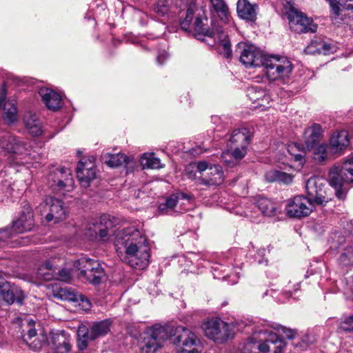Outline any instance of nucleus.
<instances>
[{
  "mask_svg": "<svg viewBox=\"0 0 353 353\" xmlns=\"http://www.w3.org/2000/svg\"><path fill=\"white\" fill-rule=\"evenodd\" d=\"M49 182L50 186L57 191L70 192L74 186L70 170L64 168L52 171L49 176Z\"/></svg>",
  "mask_w": 353,
  "mask_h": 353,
  "instance_id": "obj_16",
  "label": "nucleus"
},
{
  "mask_svg": "<svg viewBox=\"0 0 353 353\" xmlns=\"http://www.w3.org/2000/svg\"><path fill=\"white\" fill-rule=\"evenodd\" d=\"M224 180L221 166L217 164L210 165L207 176L203 175L196 179V183L205 186L220 185Z\"/></svg>",
  "mask_w": 353,
  "mask_h": 353,
  "instance_id": "obj_22",
  "label": "nucleus"
},
{
  "mask_svg": "<svg viewBox=\"0 0 353 353\" xmlns=\"http://www.w3.org/2000/svg\"><path fill=\"white\" fill-rule=\"evenodd\" d=\"M117 252L123 248L125 261L134 268L145 269L149 265L150 249L145 236L132 228L118 231L114 239Z\"/></svg>",
  "mask_w": 353,
  "mask_h": 353,
  "instance_id": "obj_1",
  "label": "nucleus"
},
{
  "mask_svg": "<svg viewBox=\"0 0 353 353\" xmlns=\"http://www.w3.org/2000/svg\"><path fill=\"white\" fill-rule=\"evenodd\" d=\"M55 276L54 280L61 281L69 282L71 279L70 272L65 268L58 269V266H57V270H55Z\"/></svg>",
  "mask_w": 353,
  "mask_h": 353,
  "instance_id": "obj_49",
  "label": "nucleus"
},
{
  "mask_svg": "<svg viewBox=\"0 0 353 353\" xmlns=\"http://www.w3.org/2000/svg\"><path fill=\"white\" fill-rule=\"evenodd\" d=\"M128 157L124 154L117 153L109 155V159L105 160V163L111 168H117L127 163Z\"/></svg>",
  "mask_w": 353,
  "mask_h": 353,
  "instance_id": "obj_43",
  "label": "nucleus"
},
{
  "mask_svg": "<svg viewBox=\"0 0 353 353\" xmlns=\"http://www.w3.org/2000/svg\"><path fill=\"white\" fill-rule=\"evenodd\" d=\"M14 232L12 230V227L0 230V246L8 243L9 240L13 237Z\"/></svg>",
  "mask_w": 353,
  "mask_h": 353,
  "instance_id": "obj_48",
  "label": "nucleus"
},
{
  "mask_svg": "<svg viewBox=\"0 0 353 353\" xmlns=\"http://www.w3.org/2000/svg\"><path fill=\"white\" fill-rule=\"evenodd\" d=\"M57 296L63 300L77 303L85 310H89L90 303L89 300L83 294L72 290L71 289L64 288H60L57 292Z\"/></svg>",
  "mask_w": 353,
  "mask_h": 353,
  "instance_id": "obj_27",
  "label": "nucleus"
},
{
  "mask_svg": "<svg viewBox=\"0 0 353 353\" xmlns=\"http://www.w3.org/2000/svg\"><path fill=\"white\" fill-rule=\"evenodd\" d=\"M192 26L194 30L198 34L214 38V41L219 43L220 51L225 57L229 58L230 57L232 53L230 41L223 28L219 26H213L212 29L210 30L203 24L202 19L198 17H196Z\"/></svg>",
  "mask_w": 353,
  "mask_h": 353,
  "instance_id": "obj_6",
  "label": "nucleus"
},
{
  "mask_svg": "<svg viewBox=\"0 0 353 353\" xmlns=\"http://www.w3.org/2000/svg\"><path fill=\"white\" fill-rule=\"evenodd\" d=\"M168 57V54L165 51L159 52L157 58L158 63L160 65L163 64V62L167 59Z\"/></svg>",
  "mask_w": 353,
  "mask_h": 353,
  "instance_id": "obj_57",
  "label": "nucleus"
},
{
  "mask_svg": "<svg viewBox=\"0 0 353 353\" xmlns=\"http://www.w3.org/2000/svg\"><path fill=\"white\" fill-rule=\"evenodd\" d=\"M314 203L310 199L303 196H296L286 205L287 214L292 218H301L308 216L313 210Z\"/></svg>",
  "mask_w": 353,
  "mask_h": 353,
  "instance_id": "obj_15",
  "label": "nucleus"
},
{
  "mask_svg": "<svg viewBox=\"0 0 353 353\" xmlns=\"http://www.w3.org/2000/svg\"><path fill=\"white\" fill-rule=\"evenodd\" d=\"M93 157L83 158L78 163L77 176L81 185L88 187L90 182L96 177L95 165Z\"/></svg>",
  "mask_w": 353,
  "mask_h": 353,
  "instance_id": "obj_18",
  "label": "nucleus"
},
{
  "mask_svg": "<svg viewBox=\"0 0 353 353\" xmlns=\"http://www.w3.org/2000/svg\"><path fill=\"white\" fill-rule=\"evenodd\" d=\"M341 328L344 330L353 331V314L343 319L341 323Z\"/></svg>",
  "mask_w": 353,
  "mask_h": 353,
  "instance_id": "obj_53",
  "label": "nucleus"
},
{
  "mask_svg": "<svg viewBox=\"0 0 353 353\" xmlns=\"http://www.w3.org/2000/svg\"><path fill=\"white\" fill-rule=\"evenodd\" d=\"M265 252V250H260V252L263 253Z\"/></svg>",
  "mask_w": 353,
  "mask_h": 353,
  "instance_id": "obj_64",
  "label": "nucleus"
},
{
  "mask_svg": "<svg viewBox=\"0 0 353 353\" xmlns=\"http://www.w3.org/2000/svg\"><path fill=\"white\" fill-rule=\"evenodd\" d=\"M230 147L232 145L248 146L250 143V135L248 129L234 130L230 138Z\"/></svg>",
  "mask_w": 353,
  "mask_h": 353,
  "instance_id": "obj_37",
  "label": "nucleus"
},
{
  "mask_svg": "<svg viewBox=\"0 0 353 353\" xmlns=\"http://www.w3.org/2000/svg\"><path fill=\"white\" fill-rule=\"evenodd\" d=\"M74 268L79 270V277L90 283L98 285L104 275V270L99 261L87 257H81L74 262Z\"/></svg>",
  "mask_w": 353,
  "mask_h": 353,
  "instance_id": "obj_9",
  "label": "nucleus"
},
{
  "mask_svg": "<svg viewBox=\"0 0 353 353\" xmlns=\"http://www.w3.org/2000/svg\"><path fill=\"white\" fill-rule=\"evenodd\" d=\"M292 292L290 289H286L283 292V294L286 299L289 298L292 295Z\"/></svg>",
  "mask_w": 353,
  "mask_h": 353,
  "instance_id": "obj_62",
  "label": "nucleus"
},
{
  "mask_svg": "<svg viewBox=\"0 0 353 353\" xmlns=\"http://www.w3.org/2000/svg\"><path fill=\"white\" fill-rule=\"evenodd\" d=\"M99 221H95L94 223H90L88 224L85 229V234L88 236L90 238H97V232H94L93 228L94 225H97Z\"/></svg>",
  "mask_w": 353,
  "mask_h": 353,
  "instance_id": "obj_54",
  "label": "nucleus"
},
{
  "mask_svg": "<svg viewBox=\"0 0 353 353\" xmlns=\"http://www.w3.org/2000/svg\"><path fill=\"white\" fill-rule=\"evenodd\" d=\"M237 51L240 54V61L247 68L261 67L267 55L254 45L239 43Z\"/></svg>",
  "mask_w": 353,
  "mask_h": 353,
  "instance_id": "obj_13",
  "label": "nucleus"
},
{
  "mask_svg": "<svg viewBox=\"0 0 353 353\" xmlns=\"http://www.w3.org/2000/svg\"><path fill=\"white\" fill-rule=\"evenodd\" d=\"M338 239L337 242L341 245L345 241V238L341 236L339 233L336 232L334 234V239Z\"/></svg>",
  "mask_w": 353,
  "mask_h": 353,
  "instance_id": "obj_60",
  "label": "nucleus"
},
{
  "mask_svg": "<svg viewBox=\"0 0 353 353\" xmlns=\"http://www.w3.org/2000/svg\"><path fill=\"white\" fill-rule=\"evenodd\" d=\"M287 150L293 157L294 161L298 162L299 165L302 167L305 162V154L306 151H308L305 144L301 145L296 142H292L288 145Z\"/></svg>",
  "mask_w": 353,
  "mask_h": 353,
  "instance_id": "obj_35",
  "label": "nucleus"
},
{
  "mask_svg": "<svg viewBox=\"0 0 353 353\" xmlns=\"http://www.w3.org/2000/svg\"><path fill=\"white\" fill-rule=\"evenodd\" d=\"M270 81H279L285 83L289 79L293 65L290 60L283 57L268 56L261 65Z\"/></svg>",
  "mask_w": 353,
  "mask_h": 353,
  "instance_id": "obj_3",
  "label": "nucleus"
},
{
  "mask_svg": "<svg viewBox=\"0 0 353 353\" xmlns=\"http://www.w3.org/2000/svg\"><path fill=\"white\" fill-rule=\"evenodd\" d=\"M204 334L216 343L223 344L234 337L232 326L220 319H211L202 324Z\"/></svg>",
  "mask_w": 353,
  "mask_h": 353,
  "instance_id": "obj_5",
  "label": "nucleus"
},
{
  "mask_svg": "<svg viewBox=\"0 0 353 353\" xmlns=\"http://www.w3.org/2000/svg\"><path fill=\"white\" fill-rule=\"evenodd\" d=\"M167 338V332L161 325H154L147 328L140 343L141 353H155Z\"/></svg>",
  "mask_w": 353,
  "mask_h": 353,
  "instance_id": "obj_10",
  "label": "nucleus"
},
{
  "mask_svg": "<svg viewBox=\"0 0 353 353\" xmlns=\"http://www.w3.org/2000/svg\"><path fill=\"white\" fill-rule=\"evenodd\" d=\"M176 6L182 8L183 6H188L185 17L181 20L180 25L181 28L185 31L190 30L191 23L194 18V13L196 10V5L194 3V0H176Z\"/></svg>",
  "mask_w": 353,
  "mask_h": 353,
  "instance_id": "obj_29",
  "label": "nucleus"
},
{
  "mask_svg": "<svg viewBox=\"0 0 353 353\" xmlns=\"http://www.w3.org/2000/svg\"><path fill=\"white\" fill-rule=\"evenodd\" d=\"M175 196H177V200L179 199H190V196L186 194L183 192H180L174 194Z\"/></svg>",
  "mask_w": 353,
  "mask_h": 353,
  "instance_id": "obj_59",
  "label": "nucleus"
},
{
  "mask_svg": "<svg viewBox=\"0 0 353 353\" xmlns=\"http://www.w3.org/2000/svg\"><path fill=\"white\" fill-rule=\"evenodd\" d=\"M37 335L35 329L30 328L28 334L23 336V340L34 350H39L45 345H48V337L46 333L41 332L39 335V340L37 342L35 340L31 341Z\"/></svg>",
  "mask_w": 353,
  "mask_h": 353,
  "instance_id": "obj_34",
  "label": "nucleus"
},
{
  "mask_svg": "<svg viewBox=\"0 0 353 353\" xmlns=\"http://www.w3.org/2000/svg\"><path fill=\"white\" fill-rule=\"evenodd\" d=\"M7 90L5 85L1 88L0 92V109L3 107V120L8 124L14 123L17 119V108L14 100L6 101Z\"/></svg>",
  "mask_w": 353,
  "mask_h": 353,
  "instance_id": "obj_21",
  "label": "nucleus"
},
{
  "mask_svg": "<svg viewBox=\"0 0 353 353\" xmlns=\"http://www.w3.org/2000/svg\"><path fill=\"white\" fill-rule=\"evenodd\" d=\"M248 97L254 105V108H261L265 110L271 101L269 94L261 87H251L248 90Z\"/></svg>",
  "mask_w": 353,
  "mask_h": 353,
  "instance_id": "obj_25",
  "label": "nucleus"
},
{
  "mask_svg": "<svg viewBox=\"0 0 353 353\" xmlns=\"http://www.w3.org/2000/svg\"><path fill=\"white\" fill-rule=\"evenodd\" d=\"M39 94L49 110L56 111L61 107V96L53 90L48 88H41L39 90Z\"/></svg>",
  "mask_w": 353,
  "mask_h": 353,
  "instance_id": "obj_26",
  "label": "nucleus"
},
{
  "mask_svg": "<svg viewBox=\"0 0 353 353\" xmlns=\"http://www.w3.org/2000/svg\"><path fill=\"white\" fill-rule=\"evenodd\" d=\"M212 8V12L224 23L229 21L230 12L229 8L225 0H210Z\"/></svg>",
  "mask_w": 353,
  "mask_h": 353,
  "instance_id": "obj_39",
  "label": "nucleus"
},
{
  "mask_svg": "<svg viewBox=\"0 0 353 353\" xmlns=\"http://www.w3.org/2000/svg\"><path fill=\"white\" fill-rule=\"evenodd\" d=\"M210 165L205 161H201L196 163V169L199 173L203 174L205 171H208Z\"/></svg>",
  "mask_w": 353,
  "mask_h": 353,
  "instance_id": "obj_56",
  "label": "nucleus"
},
{
  "mask_svg": "<svg viewBox=\"0 0 353 353\" xmlns=\"http://www.w3.org/2000/svg\"><path fill=\"white\" fill-rule=\"evenodd\" d=\"M256 207L265 216H273L278 212V205L267 198H260L256 202Z\"/></svg>",
  "mask_w": 353,
  "mask_h": 353,
  "instance_id": "obj_40",
  "label": "nucleus"
},
{
  "mask_svg": "<svg viewBox=\"0 0 353 353\" xmlns=\"http://www.w3.org/2000/svg\"><path fill=\"white\" fill-rule=\"evenodd\" d=\"M50 345L53 353H69L71 349L69 337L63 332L52 333L50 336Z\"/></svg>",
  "mask_w": 353,
  "mask_h": 353,
  "instance_id": "obj_23",
  "label": "nucleus"
},
{
  "mask_svg": "<svg viewBox=\"0 0 353 353\" xmlns=\"http://www.w3.org/2000/svg\"><path fill=\"white\" fill-rule=\"evenodd\" d=\"M323 135V129L320 124L313 123L305 129L303 141L307 150L314 148Z\"/></svg>",
  "mask_w": 353,
  "mask_h": 353,
  "instance_id": "obj_24",
  "label": "nucleus"
},
{
  "mask_svg": "<svg viewBox=\"0 0 353 353\" xmlns=\"http://www.w3.org/2000/svg\"><path fill=\"white\" fill-rule=\"evenodd\" d=\"M349 145L348 133L345 130L333 133L330 138V149L334 152H340Z\"/></svg>",
  "mask_w": 353,
  "mask_h": 353,
  "instance_id": "obj_32",
  "label": "nucleus"
},
{
  "mask_svg": "<svg viewBox=\"0 0 353 353\" xmlns=\"http://www.w3.org/2000/svg\"><path fill=\"white\" fill-rule=\"evenodd\" d=\"M283 337L288 339H292L295 337L296 332L294 330L288 329L285 327H281Z\"/></svg>",
  "mask_w": 353,
  "mask_h": 353,
  "instance_id": "obj_55",
  "label": "nucleus"
},
{
  "mask_svg": "<svg viewBox=\"0 0 353 353\" xmlns=\"http://www.w3.org/2000/svg\"><path fill=\"white\" fill-rule=\"evenodd\" d=\"M33 226V214L28 210L26 213H21L20 217L13 222L11 227L14 234H17L30 231Z\"/></svg>",
  "mask_w": 353,
  "mask_h": 353,
  "instance_id": "obj_28",
  "label": "nucleus"
},
{
  "mask_svg": "<svg viewBox=\"0 0 353 353\" xmlns=\"http://www.w3.org/2000/svg\"><path fill=\"white\" fill-rule=\"evenodd\" d=\"M329 183L335 189V195L343 200L346 190L343 188L345 183H353V156L343 162L342 165H334L329 172Z\"/></svg>",
  "mask_w": 353,
  "mask_h": 353,
  "instance_id": "obj_2",
  "label": "nucleus"
},
{
  "mask_svg": "<svg viewBox=\"0 0 353 353\" xmlns=\"http://www.w3.org/2000/svg\"><path fill=\"white\" fill-rule=\"evenodd\" d=\"M221 161L223 162L227 166L232 168L237 164V161L231 155L230 151H226L222 153L221 156Z\"/></svg>",
  "mask_w": 353,
  "mask_h": 353,
  "instance_id": "obj_50",
  "label": "nucleus"
},
{
  "mask_svg": "<svg viewBox=\"0 0 353 353\" xmlns=\"http://www.w3.org/2000/svg\"><path fill=\"white\" fill-rule=\"evenodd\" d=\"M295 288H294V291L296 290H298L299 289V287H300V285L299 283H296L295 285H294Z\"/></svg>",
  "mask_w": 353,
  "mask_h": 353,
  "instance_id": "obj_63",
  "label": "nucleus"
},
{
  "mask_svg": "<svg viewBox=\"0 0 353 353\" xmlns=\"http://www.w3.org/2000/svg\"><path fill=\"white\" fill-rule=\"evenodd\" d=\"M303 341L307 345L312 344L315 341V338L314 336L306 335L303 337Z\"/></svg>",
  "mask_w": 353,
  "mask_h": 353,
  "instance_id": "obj_58",
  "label": "nucleus"
},
{
  "mask_svg": "<svg viewBox=\"0 0 353 353\" xmlns=\"http://www.w3.org/2000/svg\"><path fill=\"white\" fill-rule=\"evenodd\" d=\"M177 203V196L172 194L167 198L164 203L159 205V210L162 214H166L169 211L172 210L176 207Z\"/></svg>",
  "mask_w": 353,
  "mask_h": 353,
  "instance_id": "obj_47",
  "label": "nucleus"
},
{
  "mask_svg": "<svg viewBox=\"0 0 353 353\" xmlns=\"http://www.w3.org/2000/svg\"><path fill=\"white\" fill-rule=\"evenodd\" d=\"M285 9L292 31L296 33L315 32L316 31L317 26L313 23L312 19L296 9L290 1H287Z\"/></svg>",
  "mask_w": 353,
  "mask_h": 353,
  "instance_id": "obj_8",
  "label": "nucleus"
},
{
  "mask_svg": "<svg viewBox=\"0 0 353 353\" xmlns=\"http://www.w3.org/2000/svg\"><path fill=\"white\" fill-rule=\"evenodd\" d=\"M0 297L8 304L14 302L21 304L24 299V294L22 290L15 285H11L9 282H0Z\"/></svg>",
  "mask_w": 353,
  "mask_h": 353,
  "instance_id": "obj_20",
  "label": "nucleus"
},
{
  "mask_svg": "<svg viewBox=\"0 0 353 353\" xmlns=\"http://www.w3.org/2000/svg\"><path fill=\"white\" fill-rule=\"evenodd\" d=\"M313 159L318 163H321L327 159V153L325 144H320L314 148L312 154Z\"/></svg>",
  "mask_w": 353,
  "mask_h": 353,
  "instance_id": "obj_46",
  "label": "nucleus"
},
{
  "mask_svg": "<svg viewBox=\"0 0 353 353\" xmlns=\"http://www.w3.org/2000/svg\"><path fill=\"white\" fill-rule=\"evenodd\" d=\"M39 209L41 215L44 216L48 223L53 221L54 223H57L65 220L67 217L66 208L63 202L53 196H46L39 205Z\"/></svg>",
  "mask_w": 353,
  "mask_h": 353,
  "instance_id": "obj_11",
  "label": "nucleus"
},
{
  "mask_svg": "<svg viewBox=\"0 0 353 353\" xmlns=\"http://www.w3.org/2000/svg\"><path fill=\"white\" fill-rule=\"evenodd\" d=\"M57 259H50L41 264L37 270V274L46 281L54 280L55 270L59 266L56 263Z\"/></svg>",
  "mask_w": 353,
  "mask_h": 353,
  "instance_id": "obj_33",
  "label": "nucleus"
},
{
  "mask_svg": "<svg viewBox=\"0 0 353 353\" xmlns=\"http://www.w3.org/2000/svg\"><path fill=\"white\" fill-rule=\"evenodd\" d=\"M25 125L28 132L33 137H39L42 132V126L36 114L28 113L24 117Z\"/></svg>",
  "mask_w": 353,
  "mask_h": 353,
  "instance_id": "obj_38",
  "label": "nucleus"
},
{
  "mask_svg": "<svg viewBox=\"0 0 353 353\" xmlns=\"http://www.w3.org/2000/svg\"><path fill=\"white\" fill-rule=\"evenodd\" d=\"M234 150L230 152L231 155L237 161V162L242 159L246 154L247 146H237L234 145Z\"/></svg>",
  "mask_w": 353,
  "mask_h": 353,
  "instance_id": "obj_52",
  "label": "nucleus"
},
{
  "mask_svg": "<svg viewBox=\"0 0 353 353\" xmlns=\"http://www.w3.org/2000/svg\"><path fill=\"white\" fill-rule=\"evenodd\" d=\"M256 5L251 4L248 0H239L236 4V11L240 18L254 21L256 19Z\"/></svg>",
  "mask_w": 353,
  "mask_h": 353,
  "instance_id": "obj_31",
  "label": "nucleus"
},
{
  "mask_svg": "<svg viewBox=\"0 0 353 353\" xmlns=\"http://www.w3.org/2000/svg\"><path fill=\"white\" fill-rule=\"evenodd\" d=\"M261 343H258L253 337L248 339L241 348L242 353L261 352Z\"/></svg>",
  "mask_w": 353,
  "mask_h": 353,
  "instance_id": "obj_45",
  "label": "nucleus"
},
{
  "mask_svg": "<svg viewBox=\"0 0 353 353\" xmlns=\"http://www.w3.org/2000/svg\"><path fill=\"white\" fill-rule=\"evenodd\" d=\"M339 262L343 266H353V247L344 249L339 259Z\"/></svg>",
  "mask_w": 353,
  "mask_h": 353,
  "instance_id": "obj_44",
  "label": "nucleus"
},
{
  "mask_svg": "<svg viewBox=\"0 0 353 353\" xmlns=\"http://www.w3.org/2000/svg\"><path fill=\"white\" fill-rule=\"evenodd\" d=\"M154 10L155 12L159 14L160 16H163L166 13H168V2L164 0H160L157 3V5L154 8Z\"/></svg>",
  "mask_w": 353,
  "mask_h": 353,
  "instance_id": "obj_51",
  "label": "nucleus"
},
{
  "mask_svg": "<svg viewBox=\"0 0 353 353\" xmlns=\"http://www.w3.org/2000/svg\"><path fill=\"white\" fill-rule=\"evenodd\" d=\"M112 222L110 219L109 216H101L99 223L94 225L93 230L94 232H97V237L99 241H106L109 239L110 233L112 232Z\"/></svg>",
  "mask_w": 353,
  "mask_h": 353,
  "instance_id": "obj_30",
  "label": "nucleus"
},
{
  "mask_svg": "<svg viewBox=\"0 0 353 353\" xmlns=\"http://www.w3.org/2000/svg\"><path fill=\"white\" fill-rule=\"evenodd\" d=\"M259 334H268L261 343V353H280L285 347L283 340L276 334L268 332L267 330H260ZM262 340V339H261Z\"/></svg>",
  "mask_w": 353,
  "mask_h": 353,
  "instance_id": "obj_19",
  "label": "nucleus"
},
{
  "mask_svg": "<svg viewBox=\"0 0 353 353\" xmlns=\"http://www.w3.org/2000/svg\"><path fill=\"white\" fill-rule=\"evenodd\" d=\"M331 17L335 23H350L353 21V0H339Z\"/></svg>",
  "mask_w": 353,
  "mask_h": 353,
  "instance_id": "obj_17",
  "label": "nucleus"
},
{
  "mask_svg": "<svg viewBox=\"0 0 353 353\" xmlns=\"http://www.w3.org/2000/svg\"><path fill=\"white\" fill-rule=\"evenodd\" d=\"M0 146L10 154L8 158L10 163L23 164V162L21 160L23 159L24 155L28 154L25 143L10 134L1 137Z\"/></svg>",
  "mask_w": 353,
  "mask_h": 353,
  "instance_id": "obj_12",
  "label": "nucleus"
},
{
  "mask_svg": "<svg viewBox=\"0 0 353 353\" xmlns=\"http://www.w3.org/2000/svg\"><path fill=\"white\" fill-rule=\"evenodd\" d=\"M141 164L143 168L158 169L161 168V161L154 154H144L141 158Z\"/></svg>",
  "mask_w": 353,
  "mask_h": 353,
  "instance_id": "obj_42",
  "label": "nucleus"
},
{
  "mask_svg": "<svg viewBox=\"0 0 353 353\" xmlns=\"http://www.w3.org/2000/svg\"><path fill=\"white\" fill-rule=\"evenodd\" d=\"M328 1L330 6V12L333 10V8L336 7L339 1L338 0H326Z\"/></svg>",
  "mask_w": 353,
  "mask_h": 353,
  "instance_id": "obj_61",
  "label": "nucleus"
},
{
  "mask_svg": "<svg viewBox=\"0 0 353 353\" xmlns=\"http://www.w3.org/2000/svg\"><path fill=\"white\" fill-rule=\"evenodd\" d=\"M110 325L111 321L108 319L94 322L90 328L80 325L77 332L78 347L85 350L89 341L105 336L110 330Z\"/></svg>",
  "mask_w": 353,
  "mask_h": 353,
  "instance_id": "obj_7",
  "label": "nucleus"
},
{
  "mask_svg": "<svg viewBox=\"0 0 353 353\" xmlns=\"http://www.w3.org/2000/svg\"><path fill=\"white\" fill-rule=\"evenodd\" d=\"M171 340L176 347L177 353H201L202 351L199 338L183 326L176 327Z\"/></svg>",
  "mask_w": 353,
  "mask_h": 353,
  "instance_id": "obj_4",
  "label": "nucleus"
},
{
  "mask_svg": "<svg viewBox=\"0 0 353 353\" xmlns=\"http://www.w3.org/2000/svg\"><path fill=\"white\" fill-rule=\"evenodd\" d=\"M325 182L324 179L318 176H312L306 182L305 189L311 201L319 205H324L331 198L327 196L325 190Z\"/></svg>",
  "mask_w": 353,
  "mask_h": 353,
  "instance_id": "obj_14",
  "label": "nucleus"
},
{
  "mask_svg": "<svg viewBox=\"0 0 353 353\" xmlns=\"http://www.w3.org/2000/svg\"><path fill=\"white\" fill-rule=\"evenodd\" d=\"M265 179L268 182H279L284 184H290L293 181L294 175L276 170H270L265 172Z\"/></svg>",
  "mask_w": 353,
  "mask_h": 353,
  "instance_id": "obj_36",
  "label": "nucleus"
},
{
  "mask_svg": "<svg viewBox=\"0 0 353 353\" xmlns=\"http://www.w3.org/2000/svg\"><path fill=\"white\" fill-rule=\"evenodd\" d=\"M334 47L329 43H327L321 40L312 41L310 45H308L305 51L307 54H327L332 51Z\"/></svg>",
  "mask_w": 353,
  "mask_h": 353,
  "instance_id": "obj_41",
  "label": "nucleus"
}]
</instances>
